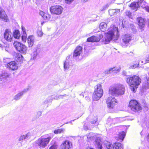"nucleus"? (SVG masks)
Wrapping results in <instances>:
<instances>
[{
  "label": "nucleus",
  "instance_id": "obj_1",
  "mask_svg": "<svg viewBox=\"0 0 149 149\" xmlns=\"http://www.w3.org/2000/svg\"><path fill=\"white\" fill-rule=\"evenodd\" d=\"M118 28L114 26H112L108 29V31L106 35L104 43L107 44L111 40H118Z\"/></svg>",
  "mask_w": 149,
  "mask_h": 149
},
{
  "label": "nucleus",
  "instance_id": "obj_2",
  "mask_svg": "<svg viewBox=\"0 0 149 149\" xmlns=\"http://www.w3.org/2000/svg\"><path fill=\"white\" fill-rule=\"evenodd\" d=\"M125 92V88L121 84H117L110 86L109 93L113 96L118 97L123 95Z\"/></svg>",
  "mask_w": 149,
  "mask_h": 149
},
{
  "label": "nucleus",
  "instance_id": "obj_3",
  "mask_svg": "<svg viewBox=\"0 0 149 149\" xmlns=\"http://www.w3.org/2000/svg\"><path fill=\"white\" fill-rule=\"evenodd\" d=\"M141 79L138 76H134L132 77L127 76L126 78L127 82L130 86L131 91L134 92L138 87L141 82Z\"/></svg>",
  "mask_w": 149,
  "mask_h": 149
},
{
  "label": "nucleus",
  "instance_id": "obj_4",
  "mask_svg": "<svg viewBox=\"0 0 149 149\" xmlns=\"http://www.w3.org/2000/svg\"><path fill=\"white\" fill-rule=\"evenodd\" d=\"M140 6L149 12V7L147 6V4L145 0H139L137 2H133L130 5L131 8L135 11L137 10L138 8Z\"/></svg>",
  "mask_w": 149,
  "mask_h": 149
},
{
  "label": "nucleus",
  "instance_id": "obj_5",
  "mask_svg": "<svg viewBox=\"0 0 149 149\" xmlns=\"http://www.w3.org/2000/svg\"><path fill=\"white\" fill-rule=\"evenodd\" d=\"M94 88L93 99L94 100L97 101L102 97L103 95V91L102 85L101 84H98L95 86Z\"/></svg>",
  "mask_w": 149,
  "mask_h": 149
},
{
  "label": "nucleus",
  "instance_id": "obj_6",
  "mask_svg": "<svg viewBox=\"0 0 149 149\" xmlns=\"http://www.w3.org/2000/svg\"><path fill=\"white\" fill-rule=\"evenodd\" d=\"M13 45L19 52L23 54H26L27 51V47L25 45L17 41H15Z\"/></svg>",
  "mask_w": 149,
  "mask_h": 149
},
{
  "label": "nucleus",
  "instance_id": "obj_7",
  "mask_svg": "<svg viewBox=\"0 0 149 149\" xmlns=\"http://www.w3.org/2000/svg\"><path fill=\"white\" fill-rule=\"evenodd\" d=\"M129 106L133 111L136 112L141 109V107L138 102L136 100H132L130 101Z\"/></svg>",
  "mask_w": 149,
  "mask_h": 149
},
{
  "label": "nucleus",
  "instance_id": "obj_8",
  "mask_svg": "<svg viewBox=\"0 0 149 149\" xmlns=\"http://www.w3.org/2000/svg\"><path fill=\"white\" fill-rule=\"evenodd\" d=\"M129 106L133 111L136 112L141 109V107L138 102L136 100H132L130 101Z\"/></svg>",
  "mask_w": 149,
  "mask_h": 149
},
{
  "label": "nucleus",
  "instance_id": "obj_9",
  "mask_svg": "<svg viewBox=\"0 0 149 149\" xmlns=\"http://www.w3.org/2000/svg\"><path fill=\"white\" fill-rule=\"evenodd\" d=\"M63 9L62 7L59 5L53 6L50 8L51 13L56 15L61 14L62 13Z\"/></svg>",
  "mask_w": 149,
  "mask_h": 149
},
{
  "label": "nucleus",
  "instance_id": "obj_10",
  "mask_svg": "<svg viewBox=\"0 0 149 149\" xmlns=\"http://www.w3.org/2000/svg\"><path fill=\"white\" fill-rule=\"evenodd\" d=\"M107 107L109 109H113L117 104V100L114 97H109L106 100Z\"/></svg>",
  "mask_w": 149,
  "mask_h": 149
},
{
  "label": "nucleus",
  "instance_id": "obj_11",
  "mask_svg": "<svg viewBox=\"0 0 149 149\" xmlns=\"http://www.w3.org/2000/svg\"><path fill=\"white\" fill-rule=\"evenodd\" d=\"M132 37L130 34H125L123 35L122 39L123 42V47H126L127 44L131 41Z\"/></svg>",
  "mask_w": 149,
  "mask_h": 149
},
{
  "label": "nucleus",
  "instance_id": "obj_12",
  "mask_svg": "<svg viewBox=\"0 0 149 149\" xmlns=\"http://www.w3.org/2000/svg\"><path fill=\"white\" fill-rule=\"evenodd\" d=\"M51 138L49 137L46 138H39L38 139V144L40 148H44L48 143Z\"/></svg>",
  "mask_w": 149,
  "mask_h": 149
},
{
  "label": "nucleus",
  "instance_id": "obj_13",
  "mask_svg": "<svg viewBox=\"0 0 149 149\" xmlns=\"http://www.w3.org/2000/svg\"><path fill=\"white\" fill-rule=\"evenodd\" d=\"M19 65V63H17L15 61H13L8 63L7 65V67L11 70H17Z\"/></svg>",
  "mask_w": 149,
  "mask_h": 149
},
{
  "label": "nucleus",
  "instance_id": "obj_14",
  "mask_svg": "<svg viewBox=\"0 0 149 149\" xmlns=\"http://www.w3.org/2000/svg\"><path fill=\"white\" fill-rule=\"evenodd\" d=\"M103 36L102 34H99L96 36H93L88 38L87 41L89 42H98L100 41V39L102 38Z\"/></svg>",
  "mask_w": 149,
  "mask_h": 149
},
{
  "label": "nucleus",
  "instance_id": "obj_15",
  "mask_svg": "<svg viewBox=\"0 0 149 149\" xmlns=\"http://www.w3.org/2000/svg\"><path fill=\"white\" fill-rule=\"evenodd\" d=\"M4 37V39L7 41L11 42L13 38L12 33L9 30L6 29L5 31Z\"/></svg>",
  "mask_w": 149,
  "mask_h": 149
},
{
  "label": "nucleus",
  "instance_id": "obj_16",
  "mask_svg": "<svg viewBox=\"0 0 149 149\" xmlns=\"http://www.w3.org/2000/svg\"><path fill=\"white\" fill-rule=\"evenodd\" d=\"M72 147L71 143L68 140H65L61 145L59 149H69Z\"/></svg>",
  "mask_w": 149,
  "mask_h": 149
},
{
  "label": "nucleus",
  "instance_id": "obj_17",
  "mask_svg": "<svg viewBox=\"0 0 149 149\" xmlns=\"http://www.w3.org/2000/svg\"><path fill=\"white\" fill-rule=\"evenodd\" d=\"M0 18L3 21L5 22H8L9 19L5 12L0 7Z\"/></svg>",
  "mask_w": 149,
  "mask_h": 149
},
{
  "label": "nucleus",
  "instance_id": "obj_18",
  "mask_svg": "<svg viewBox=\"0 0 149 149\" xmlns=\"http://www.w3.org/2000/svg\"><path fill=\"white\" fill-rule=\"evenodd\" d=\"M28 91V88L24 89L23 91L15 95L13 97V99L15 101L19 100L22 97L23 95L26 93Z\"/></svg>",
  "mask_w": 149,
  "mask_h": 149
},
{
  "label": "nucleus",
  "instance_id": "obj_19",
  "mask_svg": "<svg viewBox=\"0 0 149 149\" xmlns=\"http://www.w3.org/2000/svg\"><path fill=\"white\" fill-rule=\"evenodd\" d=\"M94 144L97 148L99 149H102V143L101 138L100 137L96 138L94 142Z\"/></svg>",
  "mask_w": 149,
  "mask_h": 149
},
{
  "label": "nucleus",
  "instance_id": "obj_20",
  "mask_svg": "<svg viewBox=\"0 0 149 149\" xmlns=\"http://www.w3.org/2000/svg\"><path fill=\"white\" fill-rule=\"evenodd\" d=\"M137 20L139 28L143 30L145 25V22L144 20L141 17H139L137 18Z\"/></svg>",
  "mask_w": 149,
  "mask_h": 149
},
{
  "label": "nucleus",
  "instance_id": "obj_21",
  "mask_svg": "<svg viewBox=\"0 0 149 149\" xmlns=\"http://www.w3.org/2000/svg\"><path fill=\"white\" fill-rule=\"evenodd\" d=\"M82 49V47L79 46L77 47L74 51L73 54V57H77L80 55Z\"/></svg>",
  "mask_w": 149,
  "mask_h": 149
},
{
  "label": "nucleus",
  "instance_id": "obj_22",
  "mask_svg": "<svg viewBox=\"0 0 149 149\" xmlns=\"http://www.w3.org/2000/svg\"><path fill=\"white\" fill-rule=\"evenodd\" d=\"M34 37L33 36H30L28 37L27 38V42L29 47H31L33 46L34 42Z\"/></svg>",
  "mask_w": 149,
  "mask_h": 149
},
{
  "label": "nucleus",
  "instance_id": "obj_23",
  "mask_svg": "<svg viewBox=\"0 0 149 149\" xmlns=\"http://www.w3.org/2000/svg\"><path fill=\"white\" fill-rule=\"evenodd\" d=\"M10 76V74L6 72H3L0 74V79L1 81H6Z\"/></svg>",
  "mask_w": 149,
  "mask_h": 149
},
{
  "label": "nucleus",
  "instance_id": "obj_24",
  "mask_svg": "<svg viewBox=\"0 0 149 149\" xmlns=\"http://www.w3.org/2000/svg\"><path fill=\"white\" fill-rule=\"evenodd\" d=\"M15 59L17 63H21L23 60V57L21 54L16 53L15 56Z\"/></svg>",
  "mask_w": 149,
  "mask_h": 149
},
{
  "label": "nucleus",
  "instance_id": "obj_25",
  "mask_svg": "<svg viewBox=\"0 0 149 149\" xmlns=\"http://www.w3.org/2000/svg\"><path fill=\"white\" fill-rule=\"evenodd\" d=\"M120 12L119 9H110L109 10V14L111 16L118 14Z\"/></svg>",
  "mask_w": 149,
  "mask_h": 149
},
{
  "label": "nucleus",
  "instance_id": "obj_26",
  "mask_svg": "<svg viewBox=\"0 0 149 149\" xmlns=\"http://www.w3.org/2000/svg\"><path fill=\"white\" fill-rule=\"evenodd\" d=\"M126 132L123 131H122L120 132L118 134V137L119 138L121 139L122 141H123L126 135Z\"/></svg>",
  "mask_w": 149,
  "mask_h": 149
},
{
  "label": "nucleus",
  "instance_id": "obj_27",
  "mask_svg": "<svg viewBox=\"0 0 149 149\" xmlns=\"http://www.w3.org/2000/svg\"><path fill=\"white\" fill-rule=\"evenodd\" d=\"M13 36L16 39H19L20 36V34L19 31L15 30L13 32Z\"/></svg>",
  "mask_w": 149,
  "mask_h": 149
},
{
  "label": "nucleus",
  "instance_id": "obj_28",
  "mask_svg": "<svg viewBox=\"0 0 149 149\" xmlns=\"http://www.w3.org/2000/svg\"><path fill=\"white\" fill-rule=\"evenodd\" d=\"M114 146L115 149H123L122 144L118 142L115 143Z\"/></svg>",
  "mask_w": 149,
  "mask_h": 149
},
{
  "label": "nucleus",
  "instance_id": "obj_29",
  "mask_svg": "<svg viewBox=\"0 0 149 149\" xmlns=\"http://www.w3.org/2000/svg\"><path fill=\"white\" fill-rule=\"evenodd\" d=\"M106 148L108 149H114V143L113 145L111 144L110 142H107V143H106Z\"/></svg>",
  "mask_w": 149,
  "mask_h": 149
},
{
  "label": "nucleus",
  "instance_id": "obj_30",
  "mask_svg": "<svg viewBox=\"0 0 149 149\" xmlns=\"http://www.w3.org/2000/svg\"><path fill=\"white\" fill-rule=\"evenodd\" d=\"M54 95H52L49 97H48L46 100L44 101V102L45 104L49 102H51L52 101L54 100Z\"/></svg>",
  "mask_w": 149,
  "mask_h": 149
},
{
  "label": "nucleus",
  "instance_id": "obj_31",
  "mask_svg": "<svg viewBox=\"0 0 149 149\" xmlns=\"http://www.w3.org/2000/svg\"><path fill=\"white\" fill-rule=\"evenodd\" d=\"M2 48L3 49H5V51L8 52L10 50L9 48V45H2L0 44V48Z\"/></svg>",
  "mask_w": 149,
  "mask_h": 149
},
{
  "label": "nucleus",
  "instance_id": "obj_32",
  "mask_svg": "<svg viewBox=\"0 0 149 149\" xmlns=\"http://www.w3.org/2000/svg\"><path fill=\"white\" fill-rule=\"evenodd\" d=\"M111 68L112 72L116 73L119 72L121 69V68L120 67H115Z\"/></svg>",
  "mask_w": 149,
  "mask_h": 149
},
{
  "label": "nucleus",
  "instance_id": "obj_33",
  "mask_svg": "<svg viewBox=\"0 0 149 149\" xmlns=\"http://www.w3.org/2000/svg\"><path fill=\"white\" fill-rule=\"evenodd\" d=\"M107 24L106 23L104 22H102L100 23V29L101 30H104L105 29L106 27H107Z\"/></svg>",
  "mask_w": 149,
  "mask_h": 149
},
{
  "label": "nucleus",
  "instance_id": "obj_34",
  "mask_svg": "<svg viewBox=\"0 0 149 149\" xmlns=\"http://www.w3.org/2000/svg\"><path fill=\"white\" fill-rule=\"evenodd\" d=\"M70 65L68 61H65L64 64V68L65 69H67L69 68Z\"/></svg>",
  "mask_w": 149,
  "mask_h": 149
},
{
  "label": "nucleus",
  "instance_id": "obj_35",
  "mask_svg": "<svg viewBox=\"0 0 149 149\" xmlns=\"http://www.w3.org/2000/svg\"><path fill=\"white\" fill-rule=\"evenodd\" d=\"M97 118L96 117H94L92 119L91 121V122L92 124H94L96 123L97 121Z\"/></svg>",
  "mask_w": 149,
  "mask_h": 149
},
{
  "label": "nucleus",
  "instance_id": "obj_36",
  "mask_svg": "<svg viewBox=\"0 0 149 149\" xmlns=\"http://www.w3.org/2000/svg\"><path fill=\"white\" fill-rule=\"evenodd\" d=\"M37 54V53L36 51H34L31 54L32 58L33 59L36 58Z\"/></svg>",
  "mask_w": 149,
  "mask_h": 149
},
{
  "label": "nucleus",
  "instance_id": "obj_37",
  "mask_svg": "<svg viewBox=\"0 0 149 149\" xmlns=\"http://www.w3.org/2000/svg\"><path fill=\"white\" fill-rule=\"evenodd\" d=\"M143 88L145 89H147L149 88V84L147 82L145 84H144L143 85Z\"/></svg>",
  "mask_w": 149,
  "mask_h": 149
},
{
  "label": "nucleus",
  "instance_id": "obj_38",
  "mask_svg": "<svg viewBox=\"0 0 149 149\" xmlns=\"http://www.w3.org/2000/svg\"><path fill=\"white\" fill-rule=\"evenodd\" d=\"M51 17V16L48 14H46L43 17L45 19L50 20Z\"/></svg>",
  "mask_w": 149,
  "mask_h": 149
},
{
  "label": "nucleus",
  "instance_id": "obj_39",
  "mask_svg": "<svg viewBox=\"0 0 149 149\" xmlns=\"http://www.w3.org/2000/svg\"><path fill=\"white\" fill-rule=\"evenodd\" d=\"M112 71L111 68L106 70L104 72V73L105 74H109L112 72Z\"/></svg>",
  "mask_w": 149,
  "mask_h": 149
},
{
  "label": "nucleus",
  "instance_id": "obj_40",
  "mask_svg": "<svg viewBox=\"0 0 149 149\" xmlns=\"http://www.w3.org/2000/svg\"><path fill=\"white\" fill-rule=\"evenodd\" d=\"M125 14L129 18H132V17L131 13L129 11H127L125 12Z\"/></svg>",
  "mask_w": 149,
  "mask_h": 149
},
{
  "label": "nucleus",
  "instance_id": "obj_41",
  "mask_svg": "<svg viewBox=\"0 0 149 149\" xmlns=\"http://www.w3.org/2000/svg\"><path fill=\"white\" fill-rule=\"evenodd\" d=\"M139 65V63L135 64L134 65L130 66L129 67V68L130 69H134L138 67Z\"/></svg>",
  "mask_w": 149,
  "mask_h": 149
},
{
  "label": "nucleus",
  "instance_id": "obj_42",
  "mask_svg": "<svg viewBox=\"0 0 149 149\" xmlns=\"http://www.w3.org/2000/svg\"><path fill=\"white\" fill-rule=\"evenodd\" d=\"M57 145L55 143H54L50 147L49 149H57Z\"/></svg>",
  "mask_w": 149,
  "mask_h": 149
},
{
  "label": "nucleus",
  "instance_id": "obj_43",
  "mask_svg": "<svg viewBox=\"0 0 149 149\" xmlns=\"http://www.w3.org/2000/svg\"><path fill=\"white\" fill-rule=\"evenodd\" d=\"M38 36L39 37H41L42 36L43 33L41 30H38L37 32Z\"/></svg>",
  "mask_w": 149,
  "mask_h": 149
},
{
  "label": "nucleus",
  "instance_id": "obj_44",
  "mask_svg": "<svg viewBox=\"0 0 149 149\" xmlns=\"http://www.w3.org/2000/svg\"><path fill=\"white\" fill-rule=\"evenodd\" d=\"M74 0H65V3L68 4H70Z\"/></svg>",
  "mask_w": 149,
  "mask_h": 149
},
{
  "label": "nucleus",
  "instance_id": "obj_45",
  "mask_svg": "<svg viewBox=\"0 0 149 149\" xmlns=\"http://www.w3.org/2000/svg\"><path fill=\"white\" fill-rule=\"evenodd\" d=\"M84 129L85 130H91V129L90 127H88L87 126V125L85 124L84 126Z\"/></svg>",
  "mask_w": 149,
  "mask_h": 149
},
{
  "label": "nucleus",
  "instance_id": "obj_46",
  "mask_svg": "<svg viewBox=\"0 0 149 149\" xmlns=\"http://www.w3.org/2000/svg\"><path fill=\"white\" fill-rule=\"evenodd\" d=\"M39 14L43 18L46 13L43 11H41L39 13Z\"/></svg>",
  "mask_w": 149,
  "mask_h": 149
},
{
  "label": "nucleus",
  "instance_id": "obj_47",
  "mask_svg": "<svg viewBox=\"0 0 149 149\" xmlns=\"http://www.w3.org/2000/svg\"><path fill=\"white\" fill-rule=\"evenodd\" d=\"M42 114V112L41 111H38L37 113V117L38 118L41 116Z\"/></svg>",
  "mask_w": 149,
  "mask_h": 149
},
{
  "label": "nucleus",
  "instance_id": "obj_48",
  "mask_svg": "<svg viewBox=\"0 0 149 149\" xmlns=\"http://www.w3.org/2000/svg\"><path fill=\"white\" fill-rule=\"evenodd\" d=\"M63 96L64 95H60L59 96H58L57 95L54 96V99H56V100L58 99L61 97H62V96Z\"/></svg>",
  "mask_w": 149,
  "mask_h": 149
},
{
  "label": "nucleus",
  "instance_id": "obj_49",
  "mask_svg": "<svg viewBox=\"0 0 149 149\" xmlns=\"http://www.w3.org/2000/svg\"><path fill=\"white\" fill-rule=\"evenodd\" d=\"M22 39L23 41L25 42L26 41V37L25 36H22Z\"/></svg>",
  "mask_w": 149,
  "mask_h": 149
},
{
  "label": "nucleus",
  "instance_id": "obj_50",
  "mask_svg": "<svg viewBox=\"0 0 149 149\" xmlns=\"http://www.w3.org/2000/svg\"><path fill=\"white\" fill-rule=\"evenodd\" d=\"M10 59L8 58H5L3 59V61L4 62H8L9 61Z\"/></svg>",
  "mask_w": 149,
  "mask_h": 149
},
{
  "label": "nucleus",
  "instance_id": "obj_51",
  "mask_svg": "<svg viewBox=\"0 0 149 149\" xmlns=\"http://www.w3.org/2000/svg\"><path fill=\"white\" fill-rule=\"evenodd\" d=\"M95 17L96 18H97V19H91V20L90 21H92V22H95L96 21H97V18H98V19H99V17L97 16V15H95Z\"/></svg>",
  "mask_w": 149,
  "mask_h": 149
},
{
  "label": "nucleus",
  "instance_id": "obj_52",
  "mask_svg": "<svg viewBox=\"0 0 149 149\" xmlns=\"http://www.w3.org/2000/svg\"><path fill=\"white\" fill-rule=\"evenodd\" d=\"M27 135H26V136H25V135H23L21 137L20 139H25L27 137Z\"/></svg>",
  "mask_w": 149,
  "mask_h": 149
},
{
  "label": "nucleus",
  "instance_id": "obj_53",
  "mask_svg": "<svg viewBox=\"0 0 149 149\" xmlns=\"http://www.w3.org/2000/svg\"><path fill=\"white\" fill-rule=\"evenodd\" d=\"M62 131H54V132L55 134H58V133H61Z\"/></svg>",
  "mask_w": 149,
  "mask_h": 149
},
{
  "label": "nucleus",
  "instance_id": "obj_54",
  "mask_svg": "<svg viewBox=\"0 0 149 149\" xmlns=\"http://www.w3.org/2000/svg\"><path fill=\"white\" fill-rule=\"evenodd\" d=\"M147 141L149 142V134L147 135Z\"/></svg>",
  "mask_w": 149,
  "mask_h": 149
},
{
  "label": "nucleus",
  "instance_id": "obj_55",
  "mask_svg": "<svg viewBox=\"0 0 149 149\" xmlns=\"http://www.w3.org/2000/svg\"><path fill=\"white\" fill-rule=\"evenodd\" d=\"M122 74H123V75H124V76H125L126 75V72L124 71L123 72H122Z\"/></svg>",
  "mask_w": 149,
  "mask_h": 149
},
{
  "label": "nucleus",
  "instance_id": "obj_56",
  "mask_svg": "<svg viewBox=\"0 0 149 149\" xmlns=\"http://www.w3.org/2000/svg\"><path fill=\"white\" fill-rule=\"evenodd\" d=\"M86 149H94L91 147L88 146L86 148Z\"/></svg>",
  "mask_w": 149,
  "mask_h": 149
},
{
  "label": "nucleus",
  "instance_id": "obj_57",
  "mask_svg": "<svg viewBox=\"0 0 149 149\" xmlns=\"http://www.w3.org/2000/svg\"><path fill=\"white\" fill-rule=\"evenodd\" d=\"M123 127H124V128H125V129L126 130V129H127H127H126V128L127 127V126H123Z\"/></svg>",
  "mask_w": 149,
  "mask_h": 149
},
{
  "label": "nucleus",
  "instance_id": "obj_58",
  "mask_svg": "<svg viewBox=\"0 0 149 149\" xmlns=\"http://www.w3.org/2000/svg\"><path fill=\"white\" fill-rule=\"evenodd\" d=\"M141 136H142L143 135V132L142 131L141 132Z\"/></svg>",
  "mask_w": 149,
  "mask_h": 149
},
{
  "label": "nucleus",
  "instance_id": "obj_59",
  "mask_svg": "<svg viewBox=\"0 0 149 149\" xmlns=\"http://www.w3.org/2000/svg\"><path fill=\"white\" fill-rule=\"evenodd\" d=\"M88 1V0H83V2H86L87 1Z\"/></svg>",
  "mask_w": 149,
  "mask_h": 149
},
{
  "label": "nucleus",
  "instance_id": "obj_60",
  "mask_svg": "<svg viewBox=\"0 0 149 149\" xmlns=\"http://www.w3.org/2000/svg\"><path fill=\"white\" fill-rule=\"evenodd\" d=\"M22 31H23V32H24L25 31H24V29L23 27H22Z\"/></svg>",
  "mask_w": 149,
  "mask_h": 149
},
{
  "label": "nucleus",
  "instance_id": "obj_61",
  "mask_svg": "<svg viewBox=\"0 0 149 149\" xmlns=\"http://www.w3.org/2000/svg\"><path fill=\"white\" fill-rule=\"evenodd\" d=\"M104 8H103V10H105V9L104 8Z\"/></svg>",
  "mask_w": 149,
  "mask_h": 149
},
{
  "label": "nucleus",
  "instance_id": "obj_62",
  "mask_svg": "<svg viewBox=\"0 0 149 149\" xmlns=\"http://www.w3.org/2000/svg\"><path fill=\"white\" fill-rule=\"evenodd\" d=\"M72 122V121H70V122H69V123H71Z\"/></svg>",
  "mask_w": 149,
  "mask_h": 149
},
{
  "label": "nucleus",
  "instance_id": "obj_63",
  "mask_svg": "<svg viewBox=\"0 0 149 149\" xmlns=\"http://www.w3.org/2000/svg\"><path fill=\"white\" fill-rule=\"evenodd\" d=\"M57 130L58 131V130Z\"/></svg>",
  "mask_w": 149,
  "mask_h": 149
}]
</instances>
